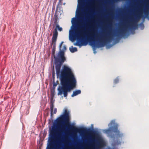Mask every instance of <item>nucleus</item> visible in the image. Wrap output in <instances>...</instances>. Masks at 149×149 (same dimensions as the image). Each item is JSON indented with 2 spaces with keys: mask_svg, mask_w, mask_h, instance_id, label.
Returning <instances> with one entry per match:
<instances>
[{
  "mask_svg": "<svg viewBox=\"0 0 149 149\" xmlns=\"http://www.w3.org/2000/svg\"><path fill=\"white\" fill-rule=\"evenodd\" d=\"M69 111H68L67 109H65L63 114L57 118L55 120V122L57 125L61 126L59 130V132L58 134V139L61 138L63 134L66 133L67 131V130L66 129V127L67 129L79 133L85 132L89 133L91 131L89 130H87L84 128L78 129L74 126L70 124L69 123Z\"/></svg>",
  "mask_w": 149,
  "mask_h": 149,
  "instance_id": "7ed1b4c3",
  "label": "nucleus"
},
{
  "mask_svg": "<svg viewBox=\"0 0 149 149\" xmlns=\"http://www.w3.org/2000/svg\"><path fill=\"white\" fill-rule=\"evenodd\" d=\"M88 22V20H87V22Z\"/></svg>",
  "mask_w": 149,
  "mask_h": 149,
  "instance_id": "bb28decb",
  "label": "nucleus"
},
{
  "mask_svg": "<svg viewBox=\"0 0 149 149\" xmlns=\"http://www.w3.org/2000/svg\"><path fill=\"white\" fill-rule=\"evenodd\" d=\"M113 130V132L115 134L116 136L118 138H121L123 136V134L120 133L118 130V125H115L109 128L108 129L104 130V132L107 134L109 136L113 137L114 135L112 134L111 130Z\"/></svg>",
  "mask_w": 149,
  "mask_h": 149,
  "instance_id": "39448f33",
  "label": "nucleus"
},
{
  "mask_svg": "<svg viewBox=\"0 0 149 149\" xmlns=\"http://www.w3.org/2000/svg\"><path fill=\"white\" fill-rule=\"evenodd\" d=\"M52 75H53V74H52Z\"/></svg>",
  "mask_w": 149,
  "mask_h": 149,
  "instance_id": "a878e982",
  "label": "nucleus"
},
{
  "mask_svg": "<svg viewBox=\"0 0 149 149\" xmlns=\"http://www.w3.org/2000/svg\"><path fill=\"white\" fill-rule=\"evenodd\" d=\"M66 49V46L64 45L62 50H61L58 53V56L59 58L54 56L56 72L57 74L60 72L62 65L66 60L64 56V51Z\"/></svg>",
  "mask_w": 149,
  "mask_h": 149,
  "instance_id": "20e7f679",
  "label": "nucleus"
},
{
  "mask_svg": "<svg viewBox=\"0 0 149 149\" xmlns=\"http://www.w3.org/2000/svg\"><path fill=\"white\" fill-rule=\"evenodd\" d=\"M62 0H59V2H58V5L57 6V8H58V6H59V5H62Z\"/></svg>",
  "mask_w": 149,
  "mask_h": 149,
  "instance_id": "aec40b11",
  "label": "nucleus"
},
{
  "mask_svg": "<svg viewBox=\"0 0 149 149\" xmlns=\"http://www.w3.org/2000/svg\"><path fill=\"white\" fill-rule=\"evenodd\" d=\"M92 141H95V139H92Z\"/></svg>",
  "mask_w": 149,
  "mask_h": 149,
  "instance_id": "393cba45",
  "label": "nucleus"
},
{
  "mask_svg": "<svg viewBox=\"0 0 149 149\" xmlns=\"http://www.w3.org/2000/svg\"><path fill=\"white\" fill-rule=\"evenodd\" d=\"M56 35V34L54 35L53 36H52V41L51 45L52 46V55L54 56V58L56 50V42L57 40Z\"/></svg>",
  "mask_w": 149,
  "mask_h": 149,
  "instance_id": "0eeeda50",
  "label": "nucleus"
},
{
  "mask_svg": "<svg viewBox=\"0 0 149 149\" xmlns=\"http://www.w3.org/2000/svg\"><path fill=\"white\" fill-rule=\"evenodd\" d=\"M126 31V29L125 28L121 29L119 32V34L123 36L125 34Z\"/></svg>",
  "mask_w": 149,
  "mask_h": 149,
  "instance_id": "2eb2a0df",
  "label": "nucleus"
},
{
  "mask_svg": "<svg viewBox=\"0 0 149 149\" xmlns=\"http://www.w3.org/2000/svg\"><path fill=\"white\" fill-rule=\"evenodd\" d=\"M76 19L75 18H73L72 19L71 22L72 24L76 23Z\"/></svg>",
  "mask_w": 149,
  "mask_h": 149,
  "instance_id": "a211bd4d",
  "label": "nucleus"
},
{
  "mask_svg": "<svg viewBox=\"0 0 149 149\" xmlns=\"http://www.w3.org/2000/svg\"><path fill=\"white\" fill-rule=\"evenodd\" d=\"M57 29H58L59 31H61L63 29L62 28L60 27L59 25L58 24H57L56 25V27L54 29V32H53L52 36H53L54 35L56 34V39H57L58 35V33L57 31Z\"/></svg>",
  "mask_w": 149,
  "mask_h": 149,
  "instance_id": "f8f14e48",
  "label": "nucleus"
},
{
  "mask_svg": "<svg viewBox=\"0 0 149 149\" xmlns=\"http://www.w3.org/2000/svg\"><path fill=\"white\" fill-rule=\"evenodd\" d=\"M103 146L104 143L102 141H97L96 145L94 146V148L93 149H101V147Z\"/></svg>",
  "mask_w": 149,
  "mask_h": 149,
  "instance_id": "9b49d317",
  "label": "nucleus"
},
{
  "mask_svg": "<svg viewBox=\"0 0 149 149\" xmlns=\"http://www.w3.org/2000/svg\"><path fill=\"white\" fill-rule=\"evenodd\" d=\"M70 50L72 53H74L77 51V49L76 47L70 48Z\"/></svg>",
  "mask_w": 149,
  "mask_h": 149,
  "instance_id": "f3484780",
  "label": "nucleus"
},
{
  "mask_svg": "<svg viewBox=\"0 0 149 149\" xmlns=\"http://www.w3.org/2000/svg\"><path fill=\"white\" fill-rule=\"evenodd\" d=\"M81 31H75L74 33L73 38L77 40L74 45L80 47L86 46L89 42L91 45L95 46V42L98 36L95 34V30L93 28V27L89 26L87 22L81 26Z\"/></svg>",
  "mask_w": 149,
  "mask_h": 149,
  "instance_id": "f03ea898",
  "label": "nucleus"
},
{
  "mask_svg": "<svg viewBox=\"0 0 149 149\" xmlns=\"http://www.w3.org/2000/svg\"><path fill=\"white\" fill-rule=\"evenodd\" d=\"M85 0H78V8L79 9V14L80 15V11L83 9L84 4Z\"/></svg>",
  "mask_w": 149,
  "mask_h": 149,
  "instance_id": "9d476101",
  "label": "nucleus"
},
{
  "mask_svg": "<svg viewBox=\"0 0 149 149\" xmlns=\"http://www.w3.org/2000/svg\"><path fill=\"white\" fill-rule=\"evenodd\" d=\"M81 93V91L80 90H77L73 92L72 94L71 95V97H73L76 96L77 95L80 94Z\"/></svg>",
  "mask_w": 149,
  "mask_h": 149,
  "instance_id": "ddd939ff",
  "label": "nucleus"
},
{
  "mask_svg": "<svg viewBox=\"0 0 149 149\" xmlns=\"http://www.w3.org/2000/svg\"><path fill=\"white\" fill-rule=\"evenodd\" d=\"M144 13L146 17H148L149 18V6L148 8V10H145L144 11Z\"/></svg>",
  "mask_w": 149,
  "mask_h": 149,
  "instance_id": "dca6fc26",
  "label": "nucleus"
},
{
  "mask_svg": "<svg viewBox=\"0 0 149 149\" xmlns=\"http://www.w3.org/2000/svg\"><path fill=\"white\" fill-rule=\"evenodd\" d=\"M63 41L62 42H61V44H60V45L59 46V48L60 50H61V46H62V45L63 44Z\"/></svg>",
  "mask_w": 149,
  "mask_h": 149,
  "instance_id": "4be33fe9",
  "label": "nucleus"
},
{
  "mask_svg": "<svg viewBox=\"0 0 149 149\" xmlns=\"http://www.w3.org/2000/svg\"><path fill=\"white\" fill-rule=\"evenodd\" d=\"M56 133V129L55 127H52V129L50 131V137L51 140L49 141V145L48 146L47 149H53L52 146L53 145V140L55 137Z\"/></svg>",
  "mask_w": 149,
  "mask_h": 149,
  "instance_id": "423d86ee",
  "label": "nucleus"
},
{
  "mask_svg": "<svg viewBox=\"0 0 149 149\" xmlns=\"http://www.w3.org/2000/svg\"><path fill=\"white\" fill-rule=\"evenodd\" d=\"M55 22H56V21L57 19L58 16L57 15H56V13L55 14Z\"/></svg>",
  "mask_w": 149,
  "mask_h": 149,
  "instance_id": "412c9836",
  "label": "nucleus"
},
{
  "mask_svg": "<svg viewBox=\"0 0 149 149\" xmlns=\"http://www.w3.org/2000/svg\"><path fill=\"white\" fill-rule=\"evenodd\" d=\"M56 112H57V109L56 108H55L54 109L53 113L54 114L56 113Z\"/></svg>",
  "mask_w": 149,
  "mask_h": 149,
  "instance_id": "5701e85b",
  "label": "nucleus"
},
{
  "mask_svg": "<svg viewBox=\"0 0 149 149\" xmlns=\"http://www.w3.org/2000/svg\"><path fill=\"white\" fill-rule=\"evenodd\" d=\"M50 111H51V117H52L53 116V111L54 109V103H51L50 104Z\"/></svg>",
  "mask_w": 149,
  "mask_h": 149,
  "instance_id": "4468645a",
  "label": "nucleus"
},
{
  "mask_svg": "<svg viewBox=\"0 0 149 149\" xmlns=\"http://www.w3.org/2000/svg\"><path fill=\"white\" fill-rule=\"evenodd\" d=\"M53 86H54V87L56 86V84L55 83H54V84Z\"/></svg>",
  "mask_w": 149,
  "mask_h": 149,
  "instance_id": "b1692460",
  "label": "nucleus"
},
{
  "mask_svg": "<svg viewBox=\"0 0 149 149\" xmlns=\"http://www.w3.org/2000/svg\"><path fill=\"white\" fill-rule=\"evenodd\" d=\"M110 38V36L106 33L104 34L101 38V39L102 40L100 41V47L104 46L106 42L109 41Z\"/></svg>",
  "mask_w": 149,
  "mask_h": 149,
  "instance_id": "6e6552de",
  "label": "nucleus"
},
{
  "mask_svg": "<svg viewBox=\"0 0 149 149\" xmlns=\"http://www.w3.org/2000/svg\"><path fill=\"white\" fill-rule=\"evenodd\" d=\"M142 16V14L139 13L135 16V18L133 19L131 24L129 26L130 29L134 28L137 26V22L140 18Z\"/></svg>",
  "mask_w": 149,
  "mask_h": 149,
  "instance_id": "1a4fd4ad",
  "label": "nucleus"
},
{
  "mask_svg": "<svg viewBox=\"0 0 149 149\" xmlns=\"http://www.w3.org/2000/svg\"><path fill=\"white\" fill-rule=\"evenodd\" d=\"M57 77H58L61 81V86L58 89V95H61L63 93L64 96L67 97L68 92L75 88L77 80L71 69L68 66L64 65L58 74L56 72Z\"/></svg>",
  "mask_w": 149,
  "mask_h": 149,
  "instance_id": "f257e3e1",
  "label": "nucleus"
},
{
  "mask_svg": "<svg viewBox=\"0 0 149 149\" xmlns=\"http://www.w3.org/2000/svg\"><path fill=\"white\" fill-rule=\"evenodd\" d=\"M119 79L118 78H116L114 80L113 82L114 84H116L119 82Z\"/></svg>",
  "mask_w": 149,
  "mask_h": 149,
  "instance_id": "6ab92c4d",
  "label": "nucleus"
}]
</instances>
